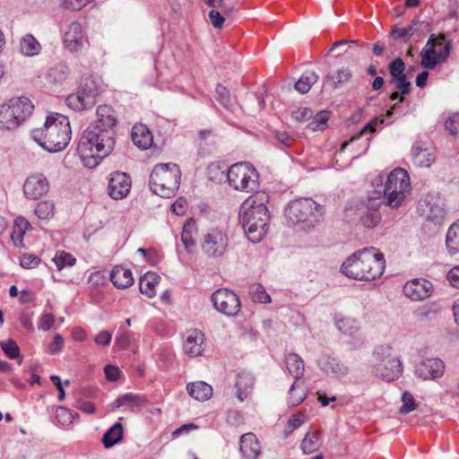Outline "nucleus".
<instances>
[{
  "mask_svg": "<svg viewBox=\"0 0 459 459\" xmlns=\"http://www.w3.org/2000/svg\"><path fill=\"white\" fill-rule=\"evenodd\" d=\"M115 130L90 125L82 133L77 152L85 167L95 168L114 149Z\"/></svg>",
  "mask_w": 459,
  "mask_h": 459,
  "instance_id": "obj_1",
  "label": "nucleus"
},
{
  "mask_svg": "<svg viewBox=\"0 0 459 459\" xmlns=\"http://www.w3.org/2000/svg\"><path fill=\"white\" fill-rule=\"evenodd\" d=\"M385 268L384 255L377 248L369 247L350 255L342 263L341 272L351 279L370 281L380 277Z\"/></svg>",
  "mask_w": 459,
  "mask_h": 459,
  "instance_id": "obj_2",
  "label": "nucleus"
},
{
  "mask_svg": "<svg viewBox=\"0 0 459 459\" xmlns=\"http://www.w3.org/2000/svg\"><path fill=\"white\" fill-rule=\"evenodd\" d=\"M31 138L44 150L55 153L65 150L71 141L72 130L67 117L59 113L47 116L44 126L34 129Z\"/></svg>",
  "mask_w": 459,
  "mask_h": 459,
  "instance_id": "obj_3",
  "label": "nucleus"
},
{
  "mask_svg": "<svg viewBox=\"0 0 459 459\" xmlns=\"http://www.w3.org/2000/svg\"><path fill=\"white\" fill-rule=\"evenodd\" d=\"M270 213L263 200L247 199L241 205L238 221L248 240L252 243L260 242L268 230Z\"/></svg>",
  "mask_w": 459,
  "mask_h": 459,
  "instance_id": "obj_4",
  "label": "nucleus"
},
{
  "mask_svg": "<svg viewBox=\"0 0 459 459\" xmlns=\"http://www.w3.org/2000/svg\"><path fill=\"white\" fill-rule=\"evenodd\" d=\"M325 207L312 198L291 200L285 207V217L293 225L303 229L314 228L322 219Z\"/></svg>",
  "mask_w": 459,
  "mask_h": 459,
  "instance_id": "obj_5",
  "label": "nucleus"
},
{
  "mask_svg": "<svg viewBox=\"0 0 459 459\" xmlns=\"http://www.w3.org/2000/svg\"><path fill=\"white\" fill-rule=\"evenodd\" d=\"M181 171L176 163L156 165L150 175V187L153 194L169 198L179 188Z\"/></svg>",
  "mask_w": 459,
  "mask_h": 459,
  "instance_id": "obj_6",
  "label": "nucleus"
},
{
  "mask_svg": "<svg viewBox=\"0 0 459 459\" xmlns=\"http://www.w3.org/2000/svg\"><path fill=\"white\" fill-rule=\"evenodd\" d=\"M411 181L408 172L402 168H396L387 176L383 187L385 204L392 208L402 205L406 194L411 192Z\"/></svg>",
  "mask_w": 459,
  "mask_h": 459,
  "instance_id": "obj_7",
  "label": "nucleus"
},
{
  "mask_svg": "<svg viewBox=\"0 0 459 459\" xmlns=\"http://www.w3.org/2000/svg\"><path fill=\"white\" fill-rule=\"evenodd\" d=\"M451 48L452 44L449 40H446L444 34H430L420 53V65L427 70L434 69L439 63L447 60Z\"/></svg>",
  "mask_w": 459,
  "mask_h": 459,
  "instance_id": "obj_8",
  "label": "nucleus"
},
{
  "mask_svg": "<svg viewBox=\"0 0 459 459\" xmlns=\"http://www.w3.org/2000/svg\"><path fill=\"white\" fill-rule=\"evenodd\" d=\"M229 184L238 191L252 192L258 187V173L249 162H237L227 169Z\"/></svg>",
  "mask_w": 459,
  "mask_h": 459,
  "instance_id": "obj_9",
  "label": "nucleus"
},
{
  "mask_svg": "<svg viewBox=\"0 0 459 459\" xmlns=\"http://www.w3.org/2000/svg\"><path fill=\"white\" fill-rule=\"evenodd\" d=\"M390 346H378L374 351V357L377 363L374 366L375 374L388 382L394 381L403 373V365L401 360L391 356Z\"/></svg>",
  "mask_w": 459,
  "mask_h": 459,
  "instance_id": "obj_10",
  "label": "nucleus"
},
{
  "mask_svg": "<svg viewBox=\"0 0 459 459\" xmlns=\"http://www.w3.org/2000/svg\"><path fill=\"white\" fill-rule=\"evenodd\" d=\"M388 71L391 76L390 84H394L396 91L389 95V100L403 103L405 96L410 94L412 86L405 74V63L401 57H396L388 64Z\"/></svg>",
  "mask_w": 459,
  "mask_h": 459,
  "instance_id": "obj_11",
  "label": "nucleus"
},
{
  "mask_svg": "<svg viewBox=\"0 0 459 459\" xmlns=\"http://www.w3.org/2000/svg\"><path fill=\"white\" fill-rule=\"evenodd\" d=\"M214 308L227 316H235L238 314L241 303L238 296L229 289H219L211 297Z\"/></svg>",
  "mask_w": 459,
  "mask_h": 459,
  "instance_id": "obj_12",
  "label": "nucleus"
},
{
  "mask_svg": "<svg viewBox=\"0 0 459 459\" xmlns=\"http://www.w3.org/2000/svg\"><path fill=\"white\" fill-rule=\"evenodd\" d=\"M229 246L228 236L217 229H212L207 232L201 242L202 251L208 257H221L222 256Z\"/></svg>",
  "mask_w": 459,
  "mask_h": 459,
  "instance_id": "obj_13",
  "label": "nucleus"
},
{
  "mask_svg": "<svg viewBox=\"0 0 459 459\" xmlns=\"http://www.w3.org/2000/svg\"><path fill=\"white\" fill-rule=\"evenodd\" d=\"M417 210L420 216H424L427 221L434 225L442 224L446 216L445 204L439 198L420 200Z\"/></svg>",
  "mask_w": 459,
  "mask_h": 459,
  "instance_id": "obj_14",
  "label": "nucleus"
},
{
  "mask_svg": "<svg viewBox=\"0 0 459 459\" xmlns=\"http://www.w3.org/2000/svg\"><path fill=\"white\" fill-rule=\"evenodd\" d=\"M131 178L126 172L114 171L109 175L108 192L114 200L125 198L131 189Z\"/></svg>",
  "mask_w": 459,
  "mask_h": 459,
  "instance_id": "obj_15",
  "label": "nucleus"
},
{
  "mask_svg": "<svg viewBox=\"0 0 459 459\" xmlns=\"http://www.w3.org/2000/svg\"><path fill=\"white\" fill-rule=\"evenodd\" d=\"M316 364L324 373L333 378H342L350 372L347 365L328 353L320 354Z\"/></svg>",
  "mask_w": 459,
  "mask_h": 459,
  "instance_id": "obj_16",
  "label": "nucleus"
},
{
  "mask_svg": "<svg viewBox=\"0 0 459 459\" xmlns=\"http://www.w3.org/2000/svg\"><path fill=\"white\" fill-rule=\"evenodd\" d=\"M404 295L414 301L423 300L429 298L433 291V284L426 279H413L408 281L403 288Z\"/></svg>",
  "mask_w": 459,
  "mask_h": 459,
  "instance_id": "obj_17",
  "label": "nucleus"
},
{
  "mask_svg": "<svg viewBox=\"0 0 459 459\" xmlns=\"http://www.w3.org/2000/svg\"><path fill=\"white\" fill-rule=\"evenodd\" d=\"M445 372V363L439 358H428L420 361L415 369V375L423 379L440 378Z\"/></svg>",
  "mask_w": 459,
  "mask_h": 459,
  "instance_id": "obj_18",
  "label": "nucleus"
},
{
  "mask_svg": "<svg viewBox=\"0 0 459 459\" xmlns=\"http://www.w3.org/2000/svg\"><path fill=\"white\" fill-rule=\"evenodd\" d=\"M49 190V183L43 174H34L29 177L23 185L25 196L31 200L40 198Z\"/></svg>",
  "mask_w": 459,
  "mask_h": 459,
  "instance_id": "obj_19",
  "label": "nucleus"
},
{
  "mask_svg": "<svg viewBox=\"0 0 459 459\" xmlns=\"http://www.w3.org/2000/svg\"><path fill=\"white\" fill-rule=\"evenodd\" d=\"M85 39L82 26L78 22H71L65 31L63 41L66 49L70 52H77L82 48Z\"/></svg>",
  "mask_w": 459,
  "mask_h": 459,
  "instance_id": "obj_20",
  "label": "nucleus"
},
{
  "mask_svg": "<svg viewBox=\"0 0 459 459\" xmlns=\"http://www.w3.org/2000/svg\"><path fill=\"white\" fill-rule=\"evenodd\" d=\"M239 450L246 459H257L261 454L260 444L253 433H246L240 437Z\"/></svg>",
  "mask_w": 459,
  "mask_h": 459,
  "instance_id": "obj_21",
  "label": "nucleus"
},
{
  "mask_svg": "<svg viewBox=\"0 0 459 459\" xmlns=\"http://www.w3.org/2000/svg\"><path fill=\"white\" fill-rule=\"evenodd\" d=\"M412 162L420 168H429L435 160L433 151L423 147L422 143H416L411 149Z\"/></svg>",
  "mask_w": 459,
  "mask_h": 459,
  "instance_id": "obj_22",
  "label": "nucleus"
},
{
  "mask_svg": "<svg viewBox=\"0 0 459 459\" xmlns=\"http://www.w3.org/2000/svg\"><path fill=\"white\" fill-rule=\"evenodd\" d=\"M9 103L14 116L17 117L18 126L32 114L34 106L30 100L26 97L13 98L9 100Z\"/></svg>",
  "mask_w": 459,
  "mask_h": 459,
  "instance_id": "obj_23",
  "label": "nucleus"
},
{
  "mask_svg": "<svg viewBox=\"0 0 459 459\" xmlns=\"http://www.w3.org/2000/svg\"><path fill=\"white\" fill-rule=\"evenodd\" d=\"M204 336L201 331L197 329L189 331L184 343L186 353L191 357L201 355L204 351Z\"/></svg>",
  "mask_w": 459,
  "mask_h": 459,
  "instance_id": "obj_24",
  "label": "nucleus"
},
{
  "mask_svg": "<svg viewBox=\"0 0 459 459\" xmlns=\"http://www.w3.org/2000/svg\"><path fill=\"white\" fill-rule=\"evenodd\" d=\"M97 120L92 124L100 128L115 130L117 117L111 106L100 105L97 108Z\"/></svg>",
  "mask_w": 459,
  "mask_h": 459,
  "instance_id": "obj_25",
  "label": "nucleus"
},
{
  "mask_svg": "<svg viewBox=\"0 0 459 459\" xmlns=\"http://www.w3.org/2000/svg\"><path fill=\"white\" fill-rule=\"evenodd\" d=\"M110 281L117 289H126L133 285L134 277L130 269L122 265H116L110 274Z\"/></svg>",
  "mask_w": 459,
  "mask_h": 459,
  "instance_id": "obj_26",
  "label": "nucleus"
},
{
  "mask_svg": "<svg viewBox=\"0 0 459 459\" xmlns=\"http://www.w3.org/2000/svg\"><path fill=\"white\" fill-rule=\"evenodd\" d=\"M131 138L133 143L142 150L149 149L152 144V134L149 128L143 125H134L132 128Z\"/></svg>",
  "mask_w": 459,
  "mask_h": 459,
  "instance_id": "obj_27",
  "label": "nucleus"
},
{
  "mask_svg": "<svg viewBox=\"0 0 459 459\" xmlns=\"http://www.w3.org/2000/svg\"><path fill=\"white\" fill-rule=\"evenodd\" d=\"M146 402V399L140 395L133 393H126L122 395H119L111 404L110 408L112 410L118 409L120 407H126L128 409H133L134 407H139L143 405Z\"/></svg>",
  "mask_w": 459,
  "mask_h": 459,
  "instance_id": "obj_28",
  "label": "nucleus"
},
{
  "mask_svg": "<svg viewBox=\"0 0 459 459\" xmlns=\"http://www.w3.org/2000/svg\"><path fill=\"white\" fill-rule=\"evenodd\" d=\"M196 223L193 219L187 220L182 229L181 242L185 249L188 253H194L196 247V242L194 239V235L196 234Z\"/></svg>",
  "mask_w": 459,
  "mask_h": 459,
  "instance_id": "obj_29",
  "label": "nucleus"
},
{
  "mask_svg": "<svg viewBox=\"0 0 459 459\" xmlns=\"http://www.w3.org/2000/svg\"><path fill=\"white\" fill-rule=\"evenodd\" d=\"M188 394L197 401H206L212 395V387L204 381L188 383L186 385Z\"/></svg>",
  "mask_w": 459,
  "mask_h": 459,
  "instance_id": "obj_30",
  "label": "nucleus"
},
{
  "mask_svg": "<svg viewBox=\"0 0 459 459\" xmlns=\"http://www.w3.org/2000/svg\"><path fill=\"white\" fill-rule=\"evenodd\" d=\"M286 368L295 381L303 377L305 371L304 361L300 356L296 353H289L285 357Z\"/></svg>",
  "mask_w": 459,
  "mask_h": 459,
  "instance_id": "obj_31",
  "label": "nucleus"
},
{
  "mask_svg": "<svg viewBox=\"0 0 459 459\" xmlns=\"http://www.w3.org/2000/svg\"><path fill=\"white\" fill-rule=\"evenodd\" d=\"M78 91L96 103V98L100 93V87L97 80L92 75H89L82 78Z\"/></svg>",
  "mask_w": 459,
  "mask_h": 459,
  "instance_id": "obj_32",
  "label": "nucleus"
},
{
  "mask_svg": "<svg viewBox=\"0 0 459 459\" xmlns=\"http://www.w3.org/2000/svg\"><path fill=\"white\" fill-rule=\"evenodd\" d=\"M65 103L74 110L89 109L95 105V102H93L84 94H81V91L78 90L76 92L67 96Z\"/></svg>",
  "mask_w": 459,
  "mask_h": 459,
  "instance_id": "obj_33",
  "label": "nucleus"
},
{
  "mask_svg": "<svg viewBox=\"0 0 459 459\" xmlns=\"http://www.w3.org/2000/svg\"><path fill=\"white\" fill-rule=\"evenodd\" d=\"M123 438V425L115 423L103 435L101 442L105 448H110L119 443Z\"/></svg>",
  "mask_w": 459,
  "mask_h": 459,
  "instance_id": "obj_34",
  "label": "nucleus"
},
{
  "mask_svg": "<svg viewBox=\"0 0 459 459\" xmlns=\"http://www.w3.org/2000/svg\"><path fill=\"white\" fill-rule=\"evenodd\" d=\"M160 280V275L155 273H147L143 277L140 279L139 289L141 293L146 295L149 298L155 296V286Z\"/></svg>",
  "mask_w": 459,
  "mask_h": 459,
  "instance_id": "obj_35",
  "label": "nucleus"
},
{
  "mask_svg": "<svg viewBox=\"0 0 459 459\" xmlns=\"http://www.w3.org/2000/svg\"><path fill=\"white\" fill-rule=\"evenodd\" d=\"M70 74L68 65L65 63H58L51 66L47 74V80L52 83H62L65 82Z\"/></svg>",
  "mask_w": 459,
  "mask_h": 459,
  "instance_id": "obj_36",
  "label": "nucleus"
},
{
  "mask_svg": "<svg viewBox=\"0 0 459 459\" xmlns=\"http://www.w3.org/2000/svg\"><path fill=\"white\" fill-rule=\"evenodd\" d=\"M21 53L26 56H33L40 52L39 42L31 35L26 34L20 41Z\"/></svg>",
  "mask_w": 459,
  "mask_h": 459,
  "instance_id": "obj_37",
  "label": "nucleus"
},
{
  "mask_svg": "<svg viewBox=\"0 0 459 459\" xmlns=\"http://www.w3.org/2000/svg\"><path fill=\"white\" fill-rule=\"evenodd\" d=\"M319 76L314 71L304 72L298 82H296L294 88L301 94L309 91L311 87L318 81Z\"/></svg>",
  "mask_w": 459,
  "mask_h": 459,
  "instance_id": "obj_38",
  "label": "nucleus"
},
{
  "mask_svg": "<svg viewBox=\"0 0 459 459\" xmlns=\"http://www.w3.org/2000/svg\"><path fill=\"white\" fill-rule=\"evenodd\" d=\"M0 125L6 129H14L19 126L17 117L14 116L9 101L0 106Z\"/></svg>",
  "mask_w": 459,
  "mask_h": 459,
  "instance_id": "obj_39",
  "label": "nucleus"
},
{
  "mask_svg": "<svg viewBox=\"0 0 459 459\" xmlns=\"http://www.w3.org/2000/svg\"><path fill=\"white\" fill-rule=\"evenodd\" d=\"M335 325L340 332L351 337H356L360 329L359 322L351 317L337 319Z\"/></svg>",
  "mask_w": 459,
  "mask_h": 459,
  "instance_id": "obj_40",
  "label": "nucleus"
},
{
  "mask_svg": "<svg viewBox=\"0 0 459 459\" xmlns=\"http://www.w3.org/2000/svg\"><path fill=\"white\" fill-rule=\"evenodd\" d=\"M446 246L449 254L459 253V222L453 223L446 236Z\"/></svg>",
  "mask_w": 459,
  "mask_h": 459,
  "instance_id": "obj_41",
  "label": "nucleus"
},
{
  "mask_svg": "<svg viewBox=\"0 0 459 459\" xmlns=\"http://www.w3.org/2000/svg\"><path fill=\"white\" fill-rule=\"evenodd\" d=\"M382 216L378 209H367L360 216L359 222L366 229H375L381 222Z\"/></svg>",
  "mask_w": 459,
  "mask_h": 459,
  "instance_id": "obj_42",
  "label": "nucleus"
},
{
  "mask_svg": "<svg viewBox=\"0 0 459 459\" xmlns=\"http://www.w3.org/2000/svg\"><path fill=\"white\" fill-rule=\"evenodd\" d=\"M352 76V73L349 68H341L334 74H327L324 83L331 82L333 88H338L345 82H348Z\"/></svg>",
  "mask_w": 459,
  "mask_h": 459,
  "instance_id": "obj_43",
  "label": "nucleus"
},
{
  "mask_svg": "<svg viewBox=\"0 0 459 459\" xmlns=\"http://www.w3.org/2000/svg\"><path fill=\"white\" fill-rule=\"evenodd\" d=\"M300 447L304 454L309 455L320 447L319 437L316 432H308L303 438Z\"/></svg>",
  "mask_w": 459,
  "mask_h": 459,
  "instance_id": "obj_44",
  "label": "nucleus"
},
{
  "mask_svg": "<svg viewBox=\"0 0 459 459\" xmlns=\"http://www.w3.org/2000/svg\"><path fill=\"white\" fill-rule=\"evenodd\" d=\"M79 414L74 412L65 407L59 406L56 409V420L62 426H69L73 424L76 420H79Z\"/></svg>",
  "mask_w": 459,
  "mask_h": 459,
  "instance_id": "obj_45",
  "label": "nucleus"
},
{
  "mask_svg": "<svg viewBox=\"0 0 459 459\" xmlns=\"http://www.w3.org/2000/svg\"><path fill=\"white\" fill-rule=\"evenodd\" d=\"M52 261L55 263L57 270L60 271L65 267L73 266L75 264L76 259L70 253H67L65 251H58L53 257Z\"/></svg>",
  "mask_w": 459,
  "mask_h": 459,
  "instance_id": "obj_46",
  "label": "nucleus"
},
{
  "mask_svg": "<svg viewBox=\"0 0 459 459\" xmlns=\"http://www.w3.org/2000/svg\"><path fill=\"white\" fill-rule=\"evenodd\" d=\"M217 100L227 109L233 110V103L231 101L230 93L227 87L219 83L215 89Z\"/></svg>",
  "mask_w": 459,
  "mask_h": 459,
  "instance_id": "obj_47",
  "label": "nucleus"
},
{
  "mask_svg": "<svg viewBox=\"0 0 459 459\" xmlns=\"http://www.w3.org/2000/svg\"><path fill=\"white\" fill-rule=\"evenodd\" d=\"M54 204L48 201H42L37 204L34 212L40 220H46L54 215Z\"/></svg>",
  "mask_w": 459,
  "mask_h": 459,
  "instance_id": "obj_48",
  "label": "nucleus"
},
{
  "mask_svg": "<svg viewBox=\"0 0 459 459\" xmlns=\"http://www.w3.org/2000/svg\"><path fill=\"white\" fill-rule=\"evenodd\" d=\"M207 177L212 182H221L226 177V170L219 162L211 163L207 169Z\"/></svg>",
  "mask_w": 459,
  "mask_h": 459,
  "instance_id": "obj_49",
  "label": "nucleus"
},
{
  "mask_svg": "<svg viewBox=\"0 0 459 459\" xmlns=\"http://www.w3.org/2000/svg\"><path fill=\"white\" fill-rule=\"evenodd\" d=\"M0 347L4 353L11 359H15L20 357L21 351L15 341L8 339L0 342Z\"/></svg>",
  "mask_w": 459,
  "mask_h": 459,
  "instance_id": "obj_50",
  "label": "nucleus"
},
{
  "mask_svg": "<svg viewBox=\"0 0 459 459\" xmlns=\"http://www.w3.org/2000/svg\"><path fill=\"white\" fill-rule=\"evenodd\" d=\"M31 229L30 224L29 221L24 219L23 217H18L14 221V226H13V231L12 234V238L14 240L15 237H17L19 239H22L24 234Z\"/></svg>",
  "mask_w": 459,
  "mask_h": 459,
  "instance_id": "obj_51",
  "label": "nucleus"
},
{
  "mask_svg": "<svg viewBox=\"0 0 459 459\" xmlns=\"http://www.w3.org/2000/svg\"><path fill=\"white\" fill-rule=\"evenodd\" d=\"M136 334L133 332H119L116 336L115 343L120 350L127 349L135 340Z\"/></svg>",
  "mask_w": 459,
  "mask_h": 459,
  "instance_id": "obj_52",
  "label": "nucleus"
},
{
  "mask_svg": "<svg viewBox=\"0 0 459 459\" xmlns=\"http://www.w3.org/2000/svg\"><path fill=\"white\" fill-rule=\"evenodd\" d=\"M251 297L254 302L262 303V304H268L271 302V297L270 295L265 291L264 288L260 285L256 284L253 286L252 291H251Z\"/></svg>",
  "mask_w": 459,
  "mask_h": 459,
  "instance_id": "obj_53",
  "label": "nucleus"
},
{
  "mask_svg": "<svg viewBox=\"0 0 459 459\" xmlns=\"http://www.w3.org/2000/svg\"><path fill=\"white\" fill-rule=\"evenodd\" d=\"M403 405L399 409L401 414H407L416 409V402L412 394L407 391L402 394Z\"/></svg>",
  "mask_w": 459,
  "mask_h": 459,
  "instance_id": "obj_54",
  "label": "nucleus"
},
{
  "mask_svg": "<svg viewBox=\"0 0 459 459\" xmlns=\"http://www.w3.org/2000/svg\"><path fill=\"white\" fill-rule=\"evenodd\" d=\"M305 398L306 393L303 390L297 392V382L294 381L289 390V404L290 406H298Z\"/></svg>",
  "mask_w": 459,
  "mask_h": 459,
  "instance_id": "obj_55",
  "label": "nucleus"
},
{
  "mask_svg": "<svg viewBox=\"0 0 459 459\" xmlns=\"http://www.w3.org/2000/svg\"><path fill=\"white\" fill-rule=\"evenodd\" d=\"M329 112L327 110H322L312 117V121L308 124L307 127L316 131L319 129L321 126H324L329 120Z\"/></svg>",
  "mask_w": 459,
  "mask_h": 459,
  "instance_id": "obj_56",
  "label": "nucleus"
},
{
  "mask_svg": "<svg viewBox=\"0 0 459 459\" xmlns=\"http://www.w3.org/2000/svg\"><path fill=\"white\" fill-rule=\"evenodd\" d=\"M446 130L453 135L459 133V113L450 115L445 121Z\"/></svg>",
  "mask_w": 459,
  "mask_h": 459,
  "instance_id": "obj_57",
  "label": "nucleus"
},
{
  "mask_svg": "<svg viewBox=\"0 0 459 459\" xmlns=\"http://www.w3.org/2000/svg\"><path fill=\"white\" fill-rule=\"evenodd\" d=\"M312 117L313 110L306 107L298 108L291 112V118L298 122H305L311 119Z\"/></svg>",
  "mask_w": 459,
  "mask_h": 459,
  "instance_id": "obj_58",
  "label": "nucleus"
},
{
  "mask_svg": "<svg viewBox=\"0 0 459 459\" xmlns=\"http://www.w3.org/2000/svg\"><path fill=\"white\" fill-rule=\"evenodd\" d=\"M40 263V259L30 254H25L20 257V264L25 269H32L37 267Z\"/></svg>",
  "mask_w": 459,
  "mask_h": 459,
  "instance_id": "obj_59",
  "label": "nucleus"
},
{
  "mask_svg": "<svg viewBox=\"0 0 459 459\" xmlns=\"http://www.w3.org/2000/svg\"><path fill=\"white\" fill-rule=\"evenodd\" d=\"M384 120H379L378 118H374L371 121H369L367 125H365L354 136L351 137L350 142H353L357 139H359L360 136H362L365 133L370 132L374 133L376 131V126L378 124H383Z\"/></svg>",
  "mask_w": 459,
  "mask_h": 459,
  "instance_id": "obj_60",
  "label": "nucleus"
},
{
  "mask_svg": "<svg viewBox=\"0 0 459 459\" xmlns=\"http://www.w3.org/2000/svg\"><path fill=\"white\" fill-rule=\"evenodd\" d=\"M384 120H379L378 118H374L371 121H369L367 125H365L354 136L351 137L350 142H353L357 139H359L360 136H362L365 133L370 132L374 133L376 131V126L378 124H383Z\"/></svg>",
  "mask_w": 459,
  "mask_h": 459,
  "instance_id": "obj_61",
  "label": "nucleus"
},
{
  "mask_svg": "<svg viewBox=\"0 0 459 459\" xmlns=\"http://www.w3.org/2000/svg\"><path fill=\"white\" fill-rule=\"evenodd\" d=\"M93 1L94 0H64L63 4L65 9L75 12L81 10L89 3Z\"/></svg>",
  "mask_w": 459,
  "mask_h": 459,
  "instance_id": "obj_62",
  "label": "nucleus"
},
{
  "mask_svg": "<svg viewBox=\"0 0 459 459\" xmlns=\"http://www.w3.org/2000/svg\"><path fill=\"white\" fill-rule=\"evenodd\" d=\"M390 36L394 39H403L405 43H407L410 39L406 28H400L398 25L392 27Z\"/></svg>",
  "mask_w": 459,
  "mask_h": 459,
  "instance_id": "obj_63",
  "label": "nucleus"
},
{
  "mask_svg": "<svg viewBox=\"0 0 459 459\" xmlns=\"http://www.w3.org/2000/svg\"><path fill=\"white\" fill-rule=\"evenodd\" d=\"M447 281L451 286L459 289V265L455 266L448 272Z\"/></svg>",
  "mask_w": 459,
  "mask_h": 459,
  "instance_id": "obj_64",
  "label": "nucleus"
}]
</instances>
